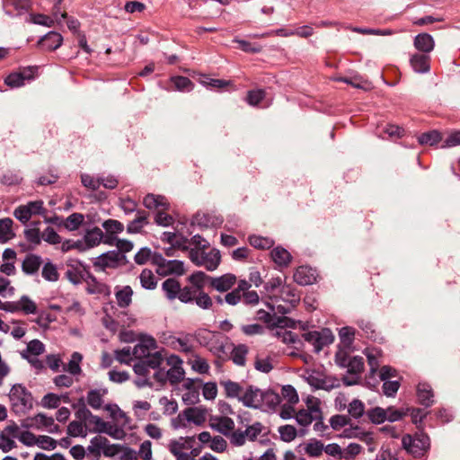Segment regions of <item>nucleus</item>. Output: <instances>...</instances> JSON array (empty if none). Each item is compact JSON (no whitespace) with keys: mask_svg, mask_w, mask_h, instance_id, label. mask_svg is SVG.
Instances as JSON below:
<instances>
[{"mask_svg":"<svg viewBox=\"0 0 460 460\" xmlns=\"http://www.w3.org/2000/svg\"><path fill=\"white\" fill-rule=\"evenodd\" d=\"M162 289L169 300L178 298L181 291V284L175 279H167L162 284Z\"/></svg>","mask_w":460,"mask_h":460,"instance_id":"obj_32","label":"nucleus"},{"mask_svg":"<svg viewBox=\"0 0 460 460\" xmlns=\"http://www.w3.org/2000/svg\"><path fill=\"white\" fill-rule=\"evenodd\" d=\"M13 221L9 217L0 219V242L4 243L12 240L15 234L13 230Z\"/></svg>","mask_w":460,"mask_h":460,"instance_id":"obj_35","label":"nucleus"},{"mask_svg":"<svg viewBox=\"0 0 460 460\" xmlns=\"http://www.w3.org/2000/svg\"><path fill=\"white\" fill-rule=\"evenodd\" d=\"M47 212L43 200L38 199L18 206L13 211V216L22 224H26L33 216L45 217Z\"/></svg>","mask_w":460,"mask_h":460,"instance_id":"obj_7","label":"nucleus"},{"mask_svg":"<svg viewBox=\"0 0 460 460\" xmlns=\"http://www.w3.org/2000/svg\"><path fill=\"white\" fill-rule=\"evenodd\" d=\"M348 412L349 416L358 420L361 418L366 412L365 404L362 401L354 399L348 405Z\"/></svg>","mask_w":460,"mask_h":460,"instance_id":"obj_48","label":"nucleus"},{"mask_svg":"<svg viewBox=\"0 0 460 460\" xmlns=\"http://www.w3.org/2000/svg\"><path fill=\"white\" fill-rule=\"evenodd\" d=\"M67 434L74 438H85L87 436L86 425L81 421L73 420L67 426Z\"/></svg>","mask_w":460,"mask_h":460,"instance_id":"obj_47","label":"nucleus"},{"mask_svg":"<svg viewBox=\"0 0 460 460\" xmlns=\"http://www.w3.org/2000/svg\"><path fill=\"white\" fill-rule=\"evenodd\" d=\"M346 367L349 374L358 375L364 369V359L362 357H352L349 359Z\"/></svg>","mask_w":460,"mask_h":460,"instance_id":"obj_56","label":"nucleus"},{"mask_svg":"<svg viewBox=\"0 0 460 460\" xmlns=\"http://www.w3.org/2000/svg\"><path fill=\"white\" fill-rule=\"evenodd\" d=\"M273 261L279 267H287L291 261V254L281 246L275 247L270 252Z\"/></svg>","mask_w":460,"mask_h":460,"instance_id":"obj_30","label":"nucleus"},{"mask_svg":"<svg viewBox=\"0 0 460 460\" xmlns=\"http://www.w3.org/2000/svg\"><path fill=\"white\" fill-rule=\"evenodd\" d=\"M42 277L48 281H57L58 272L57 267L50 261L46 262L42 268Z\"/></svg>","mask_w":460,"mask_h":460,"instance_id":"obj_61","label":"nucleus"},{"mask_svg":"<svg viewBox=\"0 0 460 460\" xmlns=\"http://www.w3.org/2000/svg\"><path fill=\"white\" fill-rule=\"evenodd\" d=\"M114 358L121 364L129 365L134 358V355L130 347H124L114 351Z\"/></svg>","mask_w":460,"mask_h":460,"instance_id":"obj_54","label":"nucleus"},{"mask_svg":"<svg viewBox=\"0 0 460 460\" xmlns=\"http://www.w3.org/2000/svg\"><path fill=\"white\" fill-rule=\"evenodd\" d=\"M249 243L256 249H269L274 244L272 239L260 235H251L249 237Z\"/></svg>","mask_w":460,"mask_h":460,"instance_id":"obj_52","label":"nucleus"},{"mask_svg":"<svg viewBox=\"0 0 460 460\" xmlns=\"http://www.w3.org/2000/svg\"><path fill=\"white\" fill-rule=\"evenodd\" d=\"M219 384L224 388L226 397L236 398L240 402L244 388L239 383L231 380H221Z\"/></svg>","mask_w":460,"mask_h":460,"instance_id":"obj_28","label":"nucleus"},{"mask_svg":"<svg viewBox=\"0 0 460 460\" xmlns=\"http://www.w3.org/2000/svg\"><path fill=\"white\" fill-rule=\"evenodd\" d=\"M279 433L281 440L284 442L293 441L297 435L296 429L292 425H283L279 428Z\"/></svg>","mask_w":460,"mask_h":460,"instance_id":"obj_57","label":"nucleus"},{"mask_svg":"<svg viewBox=\"0 0 460 460\" xmlns=\"http://www.w3.org/2000/svg\"><path fill=\"white\" fill-rule=\"evenodd\" d=\"M33 70L31 68L24 69L22 72L10 74L4 80L5 84L11 87H20L24 84L26 80L32 78Z\"/></svg>","mask_w":460,"mask_h":460,"instance_id":"obj_22","label":"nucleus"},{"mask_svg":"<svg viewBox=\"0 0 460 460\" xmlns=\"http://www.w3.org/2000/svg\"><path fill=\"white\" fill-rule=\"evenodd\" d=\"M227 344L224 338L213 336L208 343V349L215 356L222 358L227 354Z\"/></svg>","mask_w":460,"mask_h":460,"instance_id":"obj_31","label":"nucleus"},{"mask_svg":"<svg viewBox=\"0 0 460 460\" xmlns=\"http://www.w3.org/2000/svg\"><path fill=\"white\" fill-rule=\"evenodd\" d=\"M108 394L107 388L92 389L87 393L86 400L89 406L99 410L103 404V397Z\"/></svg>","mask_w":460,"mask_h":460,"instance_id":"obj_26","label":"nucleus"},{"mask_svg":"<svg viewBox=\"0 0 460 460\" xmlns=\"http://www.w3.org/2000/svg\"><path fill=\"white\" fill-rule=\"evenodd\" d=\"M410 64L414 72L427 74L430 70V57L424 53H415L411 57Z\"/></svg>","mask_w":460,"mask_h":460,"instance_id":"obj_16","label":"nucleus"},{"mask_svg":"<svg viewBox=\"0 0 460 460\" xmlns=\"http://www.w3.org/2000/svg\"><path fill=\"white\" fill-rule=\"evenodd\" d=\"M302 337L305 341L313 347V350L319 353L325 346L332 343L334 336L332 331L328 328H323L321 331H309L303 333Z\"/></svg>","mask_w":460,"mask_h":460,"instance_id":"obj_9","label":"nucleus"},{"mask_svg":"<svg viewBox=\"0 0 460 460\" xmlns=\"http://www.w3.org/2000/svg\"><path fill=\"white\" fill-rule=\"evenodd\" d=\"M66 279L72 282L73 284L81 283L82 279L87 275L93 281H95V279L91 276L85 270V268L80 264H69L65 273Z\"/></svg>","mask_w":460,"mask_h":460,"instance_id":"obj_18","label":"nucleus"},{"mask_svg":"<svg viewBox=\"0 0 460 460\" xmlns=\"http://www.w3.org/2000/svg\"><path fill=\"white\" fill-rule=\"evenodd\" d=\"M240 402L248 408L260 409L262 411H275L280 403V396L272 390H261L253 385L244 388Z\"/></svg>","mask_w":460,"mask_h":460,"instance_id":"obj_1","label":"nucleus"},{"mask_svg":"<svg viewBox=\"0 0 460 460\" xmlns=\"http://www.w3.org/2000/svg\"><path fill=\"white\" fill-rule=\"evenodd\" d=\"M279 296L281 300L290 304L292 306H296L299 303L300 297L296 293V289L290 286H283L279 291Z\"/></svg>","mask_w":460,"mask_h":460,"instance_id":"obj_39","label":"nucleus"},{"mask_svg":"<svg viewBox=\"0 0 460 460\" xmlns=\"http://www.w3.org/2000/svg\"><path fill=\"white\" fill-rule=\"evenodd\" d=\"M195 304L201 309L208 310L212 307L211 297L203 290H199V295L194 299Z\"/></svg>","mask_w":460,"mask_h":460,"instance_id":"obj_64","label":"nucleus"},{"mask_svg":"<svg viewBox=\"0 0 460 460\" xmlns=\"http://www.w3.org/2000/svg\"><path fill=\"white\" fill-rule=\"evenodd\" d=\"M41 263L42 260L40 256L31 253L25 256L22 270L27 275H33L39 271Z\"/></svg>","mask_w":460,"mask_h":460,"instance_id":"obj_25","label":"nucleus"},{"mask_svg":"<svg viewBox=\"0 0 460 460\" xmlns=\"http://www.w3.org/2000/svg\"><path fill=\"white\" fill-rule=\"evenodd\" d=\"M103 233L99 227H93L86 231L84 235V243L88 248H93L101 243Z\"/></svg>","mask_w":460,"mask_h":460,"instance_id":"obj_38","label":"nucleus"},{"mask_svg":"<svg viewBox=\"0 0 460 460\" xmlns=\"http://www.w3.org/2000/svg\"><path fill=\"white\" fill-rule=\"evenodd\" d=\"M12 410L16 414H23L32 409L33 397L31 393L22 384H15L9 393Z\"/></svg>","mask_w":460,"mask_h":460,"instance_id":"obj_3","label":"nucleus"},{"mask_svg":"<svg viewBox=\"0 0 460 460\" xmlns=\"http://www.w3.org/2000/svg\"><path fill=\"white\" fill-rule=\"evenodd\" d=\"M124 257L119 251H109L99 255L95 259L93 266L98 270H105L107 268L115 269L119 265Z\"/></svg>","mask_w":460,"mask_h":460,"instance_id":"obj_12","label":"nucleus"},{"mask_svg":"<svg viewBox=\"0 0 460 460\" xmlns=\"http://www.w3.org/2000/svg\"><path fill=\"white\" fill-rule=\"evenodd\" d=\"M164 357L162 351H155L150 359L139 360L133 366L137 376L134 383L138 388L153 387L150 370L162 365Z\"/></svg>","mask_w":460,"mask_h":460,"instance_id":"obj_2","label":"nucleus"},{"mask_svg":"<svg viewBox=\"0 0 460 460\" xmlns=\"http://www.w3.org/2000/svg\"><path fill=\"white\" fill-rule=\"evenodd\" d=\"M307 379L310 385L316 389L330 390L334 386L332 384H330L326 378L314 374L310 375Z\"/></svg>","mask_w":460,"mask_h":460,"instance_id":"obj_53","label":"nucleus"},{"mask_svg":"<svg viewBox=\"0 0 460 460\" xmlns=\"http://www.w3.org/2000/svg\"><path fill=\"white\" fill-rule=\"evenodd\" d=\"M61 397L54 393L45 394L40 402V405L46 409H56L59 406Z\"/></svg>","mask_w":460,"mask_h":460,"instance_id":"obj_55","label":"nucleus"},{"mask_svg":"<svg viewBox=\"0 0 460 460\" xmlns=\"http://www.w3.org/2000/svg\"><path fill=\"white\" fill-rule=\"evenodd\" d=\"M184 273V263L178 260H166L164 267L160 270V275H182Z\"/></svg>","mask_w":460,"mask_h":460,"instance_id":"obj_36","label":"nucleus"},{"mask_svg":"<svg viewBox=\"0 0 460 460\" xmlns=\"http://www.w3.org/2000/svg\"><path fill=\"white\" fill-rule=\"evenodd\" d=\"M22 427L26 429H33L37 430H43L52 434L60 432V428L55 423L51 416L44 413H38L32 417L24 420Z\"/></svg>","mask_w":460,"mask_h":460,"instance_id":"obj_8","label":"nucleus"},{"mask_svg":"<svg viewBox=\"0 0 460 460\" xmlns=\"http://www.w3.org/2000/svg\"><path fill=\"white\" fill-rule=\"evenodd\" d=\"M63 43V37L57 31H49L40 39L38 44L45 50L58 49Z\"/></svg>","mask_w":460,"mask_h":460,"instance_id":"obj_17","label":"nucleus"},{"mask_svg":"<svg viewBox=\"0 0 460 460\" xmlns=\"http://www.w3.org/2000/svg\"><path fill=\"white\" fill-rule=\"evenodd\" d=\"M247 354L248 347L244 344H239L232 349L231 358L235 365L244 366Z\"/></svg>","mask_w":460,"mask_h":460,"instance_id":"obj_40","label":"nucleus"},{"mask_svg":"<svg viewBox=\"0 0 460 460\" xmlns=\"http://www.w3.org/2000/svg\"><path fill=\"white\" fill-rule=\"evenodd\" d=\"M84 221V216L75 212L66 217L64 226L69 231H75L83 225Z\"/></svg>","mask_w":460,"mask_h":460,"instance_id":"obj_46","label":"nucleus"},{"mask_svg":"<svg viewBox=\"0 0 460 460\" xmlns=\"http://www.w3.org/2000/svg\"><path fill=\"white\" fill-rule=\"evenodd\" d=\"M154 373L151 376L153 387L155 385H163L168 380L167 370L162 368L161 366L157 368H153Z\"/></svg>","mask_w":460,"mask_h":460,"instance_id":"obj_60","label":"nucleus"},{"mask_svg":"<svg viewBox=\"0 0 460 460\" xmlns=\"http://www.w3.org/2000/svg\"><path fill=\"white\" fill-rule=\"evenodd\" d=\"M358 324L367 338L374 341L377 339L378 334L371 322L362 319L358 322Z\"/></svg>","mask_w":460,"mask_h":460,"instance_id":"obj_62","label":"nucleus"},{"mask_svg":"<svg viewBox=\"0 0 460 460\" xmlns=\"http://www.w3.org/2000/svg\"><path fill=\"white\" fill-rule=\"evenodd\" d=\"M193 440V437H181L179 439L171 440L168 448L174 456H177L178 455L184 453V450H190L191 446L188 445V443Z\"/></svg>","mask_w":460,"mask_h":460,"instance_id":"obj_29","label":"nucleus"},{"mask_svg":"<svg viewBox=\"0 0 460 460\" xmlns=\"http://www.w3.org/2000/svg\"><path fill=\"white\" fill-rule=\"evenodd\" d=\"M343 437L348 438H358L368 445L374 440L373 434L371 432L365 431L358 426L345 429L343 430Z\"/></svg>","mask_w":460,"mask_h":460,"instance_id":"obj_23","label":"nucleus"},{"mask_svg":"<svg viewBox=\"0 0 460 460\" xmlns=\"http://www.w3.org/2000/svg\"><path fill=\"white\" fill-rule=\"evenodd\" d=\"M208 422L212 429L226 437L234 429V421L226 416H210Z\"/></svg>","mask_w":460,"mask_h":460,"instance_id":"obj_13","label":"nucleus"},{"mask_svg":"<svg viewBox=\"0 0 460 460\" xmlns=\"http://www.w3.org/2000/svg\"><path fill=\"white\" fill-rule=\"evenodd\" d=\"M157 349L155 339L148 334H141L137 343L132 349L134 358L139 360L150 359Z\"/></svg>","mask_w":460,"mask_h":460,"instance_id":"obj_10","label":"nucleus"},{"mask_svg":"<svg viewBox=\"0 0 460 460\" xmlns=\"http://www.w3.org/2000/svg\"><path fill=\"white\" fill-rule=\"evenodd\" d=\"M41 238L49 243V244H58V243H61V237L60 235L57 233V231L51 227V226H49L47 227L41 234Z\"/></svg>","mask_w":460,"mask_h":460,"instance_id":"obj_63","label":"nucleus"},{"mask_svg":"<svg viewBox=\"0 0 460 460\" xmlns=\"http://www.w3.org/2000/svg\"><path fill=\"white\" fill-rule=\"evenodd\" d=\"M139 280L145 289L152 290L156 288L157 280L151 270L144 269L139 275Z\"/></svg>","mask_w":460,"mask_h":460,"instance_id":"obj_41","label":"nucleus"},{"mask_svg":"<svg viewBox=\"0 0 460 460\" xmlns=\"http://www.w3.org/2000/svg\"><path fill=\"white\" fill-rule=\"evenodd\" d=\"M13 313H22V314H38L37 304L28 296L23 295L18 300L13 301Z\"/></svg>","mask_w":460,"mask_h":460,"instance_id":"obj_15","label":"nucleus"},{"mask_svg":"<svg viewBox=\"0 0 460 460\" xmlns=\"http://www.w3.org/2000/svg\"><path fill=\"white\" fill-rule=\"evenodd\" d=\"M163 342L172 349L186 355H192L194 352L193 341L190 334H182L181 336L168 335L164 338Z\"/></svg>","mask_w":460,"mask_h":460,"instance_id":"obj_11","label":"nucleus"},{"mask_svg":"<svg viewBox=\"0 0 460 460\" xmlns=\"http://www.w3.org/2000/svg\"><path fill=\"white\" fill-rule=\"evenodd\" d=\"M294 280L301 286L312 285L316 280L315 270L307 266H300L294 273Z\"/></svg>","mask_w":460,"mask_h":460,"instance_id":"obj_19","label":"nucleus"},{"mask_svg":"<svg viewBox=\"0 0 460 460\" xmlns=\"http://www.w3.org/2000/svg\"><path fill=\"white\" fill-rule=\"evenodd\" d=\"M207 410L201 407H190L185 409V417L188 422L194 423L197 426L204 424L207 419Z\"/></svg>","mask_w":460,"mask_h":460,"instance_id":"obj_24","label":"nucleus"},{"mask_svg":"<svg viewBox=\"0 0 460 460\" xmlns=\"http://www.w3.org/2000/svg\"><path fill=\"white\" fill-rule=\"evenodd\" d=\"M191 356L193 357V359H190V363L191 364L192 369L199 374L208 373L209 365L208 361L194 352Z\"/></svg>","mask_w":460,"mask_h":460,"instance_id":"obj_49","label":"nucleus"},{"mask_svg":"<svg viewBox=\"0 0 460 460\" xmlns=\"http://www.w3.org/2000/svg\"><path fill=\"white\" fill-rule=\"evenodd\" d=\"M144 206L148 209H157L155 221L162 226H169L173 223V217L167 214L169 203L164 196L147 194L143 200Z\"/></svg>","mask_w":460,"mask_h":460,"instance_id":"obj_4","label":"nucleus"},{"mask_svg":"<svg viewBox=\"0 0 460 460\" xmlns=\"http://www.w3.org/2000/svg\"><path fill=\"white\" fill-rule=\"evenodd\" d=\"M442 139L441 133L438 130H431L421 134L419 137V143L420 145L434 146L440 142Z\"/></svg>","mask_w":460,"mask_h":460,"instance_id":"obj_45","label":"nucleus"},{"mask_svg":"<svg viewBox=\"0 0 460 460\" xmlns=\"http://www.w3.org/2000/svg\"><path fill=\"white\" fill-rule=\"evenodd\" d=\"M304 450L311 457H319L324 450V445L317 439H311L305 445Z\"/></svg>","mask_w":460,"mask_h":460,"instance_id":"obj_44","label":"nucleus"},{"mask_svg":"<svg viewBox=\"0 0 460 460\" xmlns=\"http://www.w3.org/2000/svg\"><path fill=\"white\" fill-rule=\"evenodd\" d=\"M415 49L424 54H429L435 48L433 37L429 33H420L413 40Z\"/></svg>","mask_w":460,"mask_h":460,"instance_id":"obj_21","label":"nucleus"},{"mask_svg":"<svg viewBox=\"0 0 460 460\" xmlns=\"http://www.w3.org/2000/svg\"><path fill=\"white\" fill-rule=\"evenodd\" d=\"M199 295V288L194 286L181 287L178 299L184 304L194 302L195 297Z\"/></svg>","mask_w":460,"mask_h":460,"instance_id":"obj_42","label":"nucleus"},{"mask_svg":"<svg viewBox=\"0 0 460 460\" xmlns=\"http://www.w3.org/2000/svg\"><path fill=\"white\" fill-rule=\"evenodd\" d=\"M417 396L419 402L426 406L429 407L433 404V392L429 385L419 384L417 387Z\"/></svg>","mask_w":460,"mask_h":460,"instance_id":"obj_34","label":"nucleus"},{"mask_svg":"<svg viewBox=\"0 0 460 460\" xmlns=\"http://www.w3.org/2000/svg\"><path fill=\"white\" fill-rule=\"evenodd\" d=\"M114 295L119 307L127 308L132 302L133 289L130 286H116Z\"/></svg>","mask_w":460,"mask_h":460,"instance_id":"obj_20","label":"nucleus"},{"mask_svg":"<svg viewBox=\"0 0 460 460\" xmlns=\"http://www.w3.org/2000/svg\"><path fill=\"white\" fill-rule=\"evenodd\" d=\"M310 411L303 409L296 413V422L304 427L310 425L314 420H320V418H314Z\"/></svg>","mask_w":460,"mask_h":460,"instance_id":"obj_59","label":"nucleus"},{"mask_svg":"<svg viewBox=\"0 0 460 460\" xmlns=\"http://www.w3.org/2000/svg\"><path fill=\"white\" fill-rule=\"evenodd\" d=\"M189 257L196 266L204 267L208 271L217 270L221 261L220 252L217 249H211L209 252L190 249Z\"/></svg>","mask_w":460,"mask_h":460,"instance_id":"obj_5","label":"nucleus"},{"mask_svg":"<svg viewBox=\"0 0 460 460\" xmlns=\"http://www.w3.org/2000/svg\"><path fill=\"white\" fill-rule=\"evenodd\" d=\"M387 411L381 407H375L367 411L369 420L375 424H381L386 420Z\"/></svg>","mask_w":460,"mask_h":460,"instance_id":"obj_51","label":"nucleus"},{"mask_svg":"<svg viewBox=\"0 0 460 460\" xmlns=\"http://www.w3.org/2000/svg\"><path fill=\"white\" fill-rule=\"evenodd\" d=\"M402 445L408 454L420 457L429 448V438L424 433L406 434L402 438Z\"/></svg>","mask_w":460,"mask_h":460,"instance_id":"obj_6","label":"nucleus"},{"mask_svg":"<svg viewBox=\"0 0 460 460\" xmlns=\"http://www.w3.org/2000/svg\"><path fill=\"white\" fill-rule=\"evenodd\" d=\"M109 446V440L102 436H95L93 437L86 450L89 454L94 456H100L101 452L104 450Z\"/></svg>","mask_w":460,"mask_h":460,"instance_id":"obj_33","label":"nucleus"},{"mask_svg":"<svg viewBox=\"0 0 460 460\" xmlns=\"http://www.w3.org/2000/svg\"><path fill=\"white\" fill-rule=\"evenodd\" d=\"M235 282L236 277L232 273H226L220 277L209 278L210 287L218 292L228 291Z\"/></svg>","mask_w":460,"mask_h":460,"instance_id":"obj_14","label":"nucleus"},{"mask_svg":"<svg viewBox=\"0 0 460 460\" xmlns=\"http://www.w3.org/2000/svg\"><path fill=\"white\" fill-rule=\"evenodd\" d=\"M172 82L178 91L190 92L193 89V83L188 77L174 76Z\"/></svg>","mask_w":460,"mask_h":460,"instance_id":"obj_58","label":"nucleus"},{"mask_svg":"<svg viewBox=\"0 0 460 460\" xmlns=\"http://www.w3.org/2000/svg\"><path fill=\"white\" fill-rule=\"evenodd\" d=\"M148 224L147 214L143 210H137L136 217L127 226L129 234L139 233Z\"/></svg>","mask_w":460,"mask_h":460,"instance_id":"obj_27","label":"nucleus"},{"mask_svg":"<svg viewBox=\"0 0 460 460\" xmlns=\"http://www.w3.org/2000/svg\"><path fill=\"white\" fill-rule=\"evenodd\" d=\"M83 359L82 354L79 352H74L71 355V358L67 364H63V370L68 372L72 376L80 375L82 368L80 363Z\"/></svg>","mask_w":460,"mask_h":460,"instance_id":"obj_37","label":"nucleus"},{"mask_svg":"<svg viewBox=\"0 0 460 460\" xmlns=\"http://www.w3.org/2000/svg\"><path fill=\"white\" fill-rule=\"evenodd\" d=\"M85 425L86 429L90 432L102 433V430H105V426H107V423L103 421L102 418L92 413L90 420H87Z\"/></svg>","mask_w":460,"mask_h":460,"instance_id":"obj_50","label":"nucleus"},{"mask_svg":"<svg viewBox=\"0 0 460 460\" xmlns=\"http://www.w3.org/2000/svg\"><path fill=\"white\" fill-rule=\"evenodd\" d=\"M378 351L373 349L371 351H367V361H368V365L370 367V372H369V376L367 377V384L370 385H373V386H376V385H371V379L374 378L376 373L377 372L378 370V367H379V361H378Z\"/></svg>","mask_w":460,"mask_h":460,"instance_id":"obj_43","label":"nucleus"}]
</instances>
